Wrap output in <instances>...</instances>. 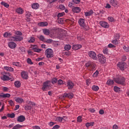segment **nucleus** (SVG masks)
Masks as SVG:
<instances>
[{
    "label": "nucleus",
    "mask_w": 129,
    "mask_h": 129,
    "mask_svg": "<svg viewBox=\"0 0 129 129\" xmlns=\"http://www.w3.org/2000/svg\"><path fill=\"white\" fill-rule=\"evenodd\" d=\"M15 35L11 37V41L14 42H21V41H22L23 38L21 36L23 35V33L21 31H16Z\"/></svg>",
    "instance_id": "1"
},
{
    "label": "nucleus",
    "mask_w": 129,
    "mask_h": 129,
    "mask_svg": "<svg viewBox=\"0 0 129 129\" xmlns=\"http://www.w3.org/2000/svg\"><path fill=\"white\" fill-rule=\"evenodd\" d=\"M78 23L81 27L83 29H84L85 31H87L89 30V26L85 25V20L83 19V18H80L79 20Z\"/></svg>",
    "instance_id": "2"
},
{
    "label": "nucleus",
    "mask_w": 129,
    "mask_h": 129,
    "mask_svg": "<svg viewBox=\"0 0 129 129\" xmlns=\"http://www.w3.org/2000/svg\"><path fill=\"white\" fill-rule=\"evenodd\" d=\"M85 66L89 68L91 71H94L96 69V65L92 62L89 61L86 63Z\"/></svg>",
    "instance_id": "3"
},
{
    "label": "nucleus",
    "mask_w": 129,
    "mask_h": 129,
    "mask_svg": "<svg viewBox=\"0 0 129 129\" xmlns=\"http://www.w3.org/2000/svg\"><path fill=\"white\" fill-rule=\"evenodd\" d=\"M114 80L116 83H117V84H120L121 85H124V84H125V79L122 77L114 79Z\"/></svg>",
    "instance_id": "4"
},
{
    "label": "nucleus",
    "mask_w": 129,
    "mask_h": 129,
    "mask_svg": "<svg viewBox=\"0 0 129 129\" xmlns=\"http://www.w3.org/2000/svg\"><path fill=\"white\" fill-rule=\"evenodd\" d=\"M117 66L122 71H123L124 69H126V68H127V64H126V63L124 62H119L117 64Z\"/></svg>",
    "instance_id": "5"
},
{
    "label": "nucleus",
    "mask_w": 129,
    "mask_h": 129,
    "mask_svg": "<svg viewBox=\"0 0 129 129\" xmlns=\"http://www.w3.org/2000/svg\"><path fill=\"white\" fill-rule=\"evenodd\" d=\"M51 87V82L50 81H47L43 83L42 90L43 91H46L47 89H49Z\"/></svg>",
    "instance_id": "6"
},
{
    "label": "nucleus",
    "mask_w": 129,
    "mask_h": 129,
    "mask_svg": "<svg viewBox=\"0 0 129 129\" xmlns=\"http://www.w3.org/2000/svg\"><path fill=\"white\" fill-rule=\"evenodd\" d=\"M45 55L47 58H52L53 56H54V52H53V50L51 48H47L45 50Z\"/></svg>",
    "instance_id": "7"
},
{
    "label": "nucleus",
    "mask_w": 129,
    "mask_h": 129,
    "mask_svg": "<svg viewBox=\"0 0 129 129\" xmlns=\"http://www.w3.org/2000/svg\"><path fill=\"white\" fill-rule=\"evenodd\" d=\"M28 104L29 105H26L25 106V110H31V109H32V106H35V105H36V104H35L34 103V102H32V101H29L28 102ZM32 105V106H31Z\"/></svg>",
    "instance_id": "8"
},
{
    "label": "nucleus",
    "mask_w": 129,
    "mask_h": 129,
    "mask_svg": "<svg viewBox=\"0 0 129 129\" xmlns=\"http://www.w3.org/2000/svg\"><path fill=\"white\" fill-rule=\"evenodd\" d=\"M88 55L90 58L93 59V60H97V57L96 56V53L93 51H90L88 52Z\"/></svg>",
    "instance_id": "9"
},
{
    "label": "nucleus",
    "mask_w": 129,
    "mask_h": 129,
    "mask_svg": "<svg viewBox=\"0 0 129 129\" xmlns=\"http://www.w3.org/2000/svg\"><path fill=\"white\" fill-rule=\"evenodd\" d=\"M98 59L101 63H105L106 62V58L102 54H99L98 55Z\"/></svg>",
    "instance_id": "10"
},
{
    "label": "nucleus",
    "mask_w": 129,
    "mask_h": 129,
    "mask_svg": "<svg viewBox=\"0 0 129 129\" xmlns=\"http://www.w3.org/2000/svg\"><path fill=\"white\" fill-rule=\"evenodd\" d=\"M110 5L114 7V8H117L119 6L118 2L116 0H110L109 2Z\"/></svg>",
    "instance_id": "11"
},
{
    "label": "nucleus",
    "mask_w": 129,
    "mask_h": 129,
    "mask_svg": "<svg viewBox=\"0 0 129 129\" xmlns=\"http://www.w3.org/2000/svg\"><path fill=\"white\" fill-rule=\"evenodd\" d=\"M8 46L11 49H15L17 47V43L14 42V41L9 42Z\"/></svg>",
    "instance_id": "12"
},
{
    "label": "nucleus",
    "mask_w": 129,
    "mask_h": 129,
    "mask_svg": "<svg viewBox=\"0 0 129 129\" xmlns=\"http://www.w3.org/2000/svg\"><path fill=\"white\" fill-rule=\"evenodd\" d=\"M26 120V117L24 115H20L17 117V121L18 122H24Z\"/></svg>",
    "instance_id": "13"
},
{
    "label": "nucleus",
    "mask_w": 129,
    "mask_h": 129,
    "mask_svg": "<svg viewBox=\"0 0 129 129\" xmlns=\"http://www.w3.org/2000/svg\"><path fill=\"white\" fill-rule=\"evenodd\" d=\"M67 86L68 87V89H72L74 87V83L71 81H69L67 82Z\"/></svg>",
    "instance_id": "14"
},
{
    "label": "nucleus",
    "mask_w": 129,
    "mask_h": 129,
    "mask_svg": "<svg viewBox=\"0 0 129 129\" xmlns=\"http://www.w3.org/2000/svg\"><path fill=\"white\" fill-rule=\"evenodd\" d=\"M73 94L72 93H64L63 95H62L63 98H65V97H68V98H73Z\"/></svg>",
    "instance_id": "15"
},
{
    "label": "nucleus",
    "mask_w": 129,
    "mask_h": 129,
    "mask_svg": "<svg viewBox=\"0 0 129 129\" xmlns=\"http://www.w3.org/2000/svg\"><path fill=\"white\" fill-rule=\"evenodd\" d=\"M100 26H101V27H103V28H109V25L108 24V23H107V22H103V21L100 22Z\"/></svg>",
    "instance_id": "16"
},
{
    "label": "nucleus",
    "mask_w": 129,
    "mask_h": 129,
    "mask_svg": "<svg viewBox=\"0 0 129 129\" xmlns=\"http://www.w3.org/2000/svg\"><path fill=\"white\" fill-rule=\"evenodd\" d=\"M72 11L73 13H75L76 14L79 13L80 12H81V9L80 7H74L72 9Z\"/></svg>",
    "instance_id": "17"
},
{
    "label": "nucleus",
    "mask_w": 129,
    "mask_h": 129,
    "mask_svg": "<svg viewBox=\"0 0 129 129\" xmlns=\"http://www.w3.org/2000/svg\"><path fill=\"white\" fill-rule=\"evenodd\" d=\"M16 12L18 13L19 15H23L24 14V10L21 7L17 8Z\"/></svg>",
    "instance_id": "18"
},
{
    "label": "nucleus",
    "mask_w": 129,
    "mask_h": 129,
    "mask_svg": "<svg viewBox=\"0 0 129 129\" xmlns=\"http://www.w3.org/2000/svg\"><path fill=\"white\" fill-rule=\"evenodd\" d=\"M82 48V45L81 44H75L73 46V50H79Z\"/></svg>",
    "instance_id": "19"
},
{
    "label": "nucleus",
    "mask_w": 129,
    "mask_h": 129,
    "mask_svg": "<svg viewBox=\"0 0 129 129\" xmlns=\"http://www.w3.org/2000/svg\"><path fill=\"white\" fill-rule=\"evenodd\" d=\"M21 75L23 79H28V73L27 72H22L21 74Z\"/></svg>",
    "instance_id": "20"
},
{
    "label": "nucleus",
    "mask_w": 129,
    "mask_h": 129,
    "mask_svg": "<svg viewBox=\"0 0 129 129\" xmlns=\"http://www.w3.org/2000/svg\"><path fill=\"white\" fill-rule=\"evenodd\" d=\"M0 97H2V98H9V97H11V94L9 93L7 94H0Z\"/></svg>",
    "instance_id": "21"
},
{
    "label": "nucleus",
    "mask_w": 129,
    "mask_h": 129,
    "mask_svg": "<svg viewBox=\"0 0 129 129\" xmlns=\"http://www.w3.org/2000/svg\"><path fill=\"white\" fill-rule=\"evenodd\" d=\"M31 7L33 10H38L40 8V5L38 3H34L31 5Z\"/></svg>",
    "instance_id": "22"
},
{
    "label": "nucleus",
    "mask_w": 129,
    "mask_h": 129,
    "mask_svg": "<svg viewBox=\"0 0 129 129\" xmlns=\"http://www.w3.org/2000/svg\"><path fill=\"white\" fill-rule=\"evenodd\" d=\"M15 101L18 103H23L24 102V99L22 97H17L15 99Z\"/></svg>",
    "instance_id": "23"
},
{
    "label": "nucleus",
    "mask_w": 129,
    "mask_h": 129,
    "mask_svg": "<svg viewBox=\"0 0 129 129\" xmlns=\"http://www.w3.org/2000/svg\"><path fill=\"white\" fill-rule=\"evenodd\" d=\"M106 84L108 86H111V85H113V84H114V82L113 81V80L109 79L107 80V81L106 82Z\"/></svg>",
    "instance_id": "24"
},
{
    "label": "nucleus",
    "mask_w": 129,
    "mask_h": 129,
    "mask_svg": "<svg viewBox=\"0 0 129 129\" xmlns=\"http://www.w3.org/2000/svg\"><path fill=\"white\" fill-rule=\"evenodd\" d=\"M5 70L9 71V72H14V69L10 67H4Z\"/></svg>",
    "instance_id": "25"
},
{
    "label": "nucleus",
    "mask_w": 129,
    "mask_h": 129,
    "mask_svg": "<svg viewBox=\"0 0 129 129\" xmlns=\"http://www.w3.org/2000/svg\"><path fill=\"white\" fill-rule=\"evenodd\" d=\"M22 127H24V125H21L20 124H17L16 125H14L12 129H20L22 128Z\"/></svg>",
    "instance_id": "26"
},
{
    "label": "nucleus",
    "mask_w": 129,
    "mask_h": 129,
    "mask_svg": "<svg viewBox=\"0 0 129 129\" xmlns=\"http://www.w3.org/2000/svg\"><path fill=\"white\" fill-rule=\"evenodd\" d=\"M84 13H85V16L86 17H89V16H91L93 14V11L90 10L88 12H84Z\"/></svg>",
    "instance_id": "27"
},
{
    "label": "nucleus",
    "mask_w": 129,
    "mask_h": 129,
    "mask_svg": "<svg viewBox=\"0 0 129 129\" xmlns=\"http://www.w3.org/2000/svg\"><path fill=\"white\" fill-rule=\"evenodd\" d=\"M12 36V33L10 32H6L4 34V38H10Z\"/></svg>",
    "instance_id": "28"
},
{
    "label": "nucleus",
    "mask_w": 129,
    "mask_h": 129,
    "mask_svg": "<svg viewBox=\"0 0 129 129\" xmlns=\"http://www.w3.org/2000/svg\"><path fill=\"white\" fill-rule=\"evenodd\" d=\"M39 27H46V26H48V23L46 22H40L38 24Z\"/></svg>",
    "instance_id": "29"
},
{
    "label": "nucleus",
    "mask_w": 129,
    "mask_h": 129,
    "mask_svg": "<svg viewBox=\"0 0 129 129\" xmlns=\"http://www.w3.org/2000/svg\"><path fill=\"white\" fill-rule=\"evenodd\" d=\"M14 85L17 88H20V87H21V82L19 81H16L14 83Z\"/></svg>",
    "instance_id": "30"
},
{
    "label": "nucleus",
    "mask_w": 129,
    "mask_h": 129,
    "mask_svg": "<svg viewBox=\"0 0 129 129\" xmlns=\"http://www.w3.org/2000/svg\"><path fill=\"white\" fill-rule=\"evenodd\" d=\"M111 43L113 44V45H118L119 44V40L118 39H114L111 41Z\"/></svg>",
    "instance_id": "31"
},
{
    "label": "nucleus",
    "mask_w": 129,
    "mask_h": 129,
    "mask_svg": "<svg viewBox=\"0 0 129 129\" xmlns=\"http://www.w3.org/2000/svg\"><path fill=\"white\" fill-rule=\"evenodd\" d=\"M85 125L86 127H89V126H93V125H94V122H87Z\"/></svg>",
    "instance_id": "32"
},
{
    "label": "nucleus",
    "mask_w": 129,
    "mask_h": 129,
    "mask_svg": "<svg viewBox=\"0 0 129 129\" xmlns=\"http://www.w3.org/2000/svg\"><path fill=\"white\" fill-rule=\"evenodd\" d=\"M2 80L4 81H7L8 80H10V77L8 76L4 75L2 78Z\"/></svg>",
    "instance_id": "33"
},
{
    "label": "nucleus",
    "mask_w": 129,
    "mask_h": 129,
    "mask_svg": "<svg viewBox=\"0 0 129 129\" xmlns=\"http://www.w3.org/2000/svg\"><path fill=\"white\" fill-rule=\"evenodd\" d=\"M43 33L44 34V35L48 36V35H50V30L48 29H43Z\"/></svg>",
    "instance_id": "34"
},
{
    "label": "nucleus",
    "mask_w": 129,
    "mask_h": 129,
    "mask_svg": "<svg viewBox=\"0 0 129 129\" xmlns=\"http://www.w3.org/2000/svg\"><path fill=\"white\" fill-rule=\"evenodd\" d=\"M92 89L94 91H98V90H99V87L97 86L96 85H93L92 87Z\"/></svg>",
    "instance_id": "35"
},
{
    "label": "nucleus",
    "mask_w": 129,
    "mask_h": 129,
    "mask_svg": "<svg viewBox=\"0 0 129 129\" xmlns=\"http://www.w3.org/2000/svg\"><path fill=\"white\" fill-rule=\"evenodd\" d=\"M70 49H71V45H70V44H66L64 46V50H66V51H69Z\"/></svg>",
    "instance_id": "36"
},
{
    "label": "nucleus",
    "mask_w": 129,
    "mask_h": 129,
    "mask_svg": "<svg viewBox=\"0 0 129 129\" xmlns=\"http://www.w3.org/2000/svg\"><path fill=\"white\" fill-rule=\"evenodd\" d=\"M1 4L2 6H4V7H5V8H7V9H8V8H9L10 7V5H9V4H8L5 2H1Z\"/></svg>",
    "instance_id": "37"
},
{
    "label": "nucleus",
    "mask_w": 129,
    "mask_h": 129,
    "mask_svg": "<svg viewBox=\"0 0 129 129\" xmlns=\"http://www.w3.org/2000/svg\"><path fill=\"white\" fill-rule=\"evenodd\" d=\"M56 121H58L59 122H62V121H63V117L57 116L56 118Z\"/></svg>",
    "instance_id": "38"
},
{
    "label": "nucleus",
    "mask_w": 129,
    "mask_h": 129,
    "mask_svg": "<svg viewBox=\"0 0 129 129\" xmlns=\"http://www.w3.org/2000/svg\"><path fill=\"white\" fill-rule=\"evenodd\" d=\"M99 75V72L96 70L95 72L93 74L92 77L94 78L97 77V76H98Z\"/></svg>",
    "instance_id": "39"
},
{
    "label": "nucleus",
    "mask_w": 129,
    "mask_h": 129,
    "mask_svg": "<svg viewBox=\"0 0 129 129\" xmlns=\"http://www.w3.org/2000/svg\"><path fill=\"white\" fill-rule=\"evenodd\" d=\"M57 82H58V79H57L56 78H54L51 79V83H52V84H56Z\"/></svg>",
    "instance_id": "40"
},
{
    "label": "nucleus",
    "mask_w": 129,
    "mask_h": 129,
    "mask_svg": "<svg viewBox=\"0 0 129 129\" xmlns=\"http://www.w3.org/2000/svg\"><path fill=\"white\" fill-rule=\"evenodd\" d=\"M35 48H33V51H34V52H37V53H40V52H41V51H42V49H39L36 48L37 45H35Z\"/></svg>",
    "instance_id": "41"
},
{
    "label": "nucleus",
    "mask_w": 129,
    "mask_h": 129,
    "mask_svg": "<svg viewBox=\"0 0 129 129\" xmlns=\"http://www.w3.org/2000/svg\"><path fill=\"white\" fill-rule=\"evenodd\" d=\"M103 52L104 54L107 55L108 54V49H107V47H104L103 49Z\"/></svg>",
    "instance_id": "42"
},
{
    "label": "nucleus",
    "mask_w": 129,
    "mask_h": 129,
    "mask_svg": "<svg viewBox=\"0 0 129 129\" xmlns=\"http://www.w3.org/2000/svg\"><path fill=\"white\" fill-rule=\"evenodd\" d=\"M114 90L115 92H119L120 91V88H119L118 87L114 86Z\"/></svg>",
    "instance_id": "43"
},
{
    "label": "nucleus",
    "mask_w": 129,
    "mask_h": 129,
    "mask_svg": "<svg viewBox=\"0 0 129 129\" xmlns=\"http://www.w3.org/2000/svg\"><path fill=\"white\" fill-rule=\"evenodd\" d=\"M12 64L14 66H17V67H21V63L19 62H13Z\"/></svg>",
    "instance_id": "44"
},
{
    "label": "nucleus",
    "mask_w": 129,
    "mask_h": 129,
    "mask_svg": "<svg viewBox=\"0 0 129 129\" xmlns=\"http://www.w3.org/2000/svg\"><path fill=\"white\" fill-rule=\"evenodd\" d=\"M123 50L126 52H129V47L128 46H126L125 45H124V46H123Z\"/></svg>",
    "instance_id": "45"
},
{
    "label": "nucleus",
    "mask_w": 129,
    "mask_h": 129,
    "mask_svg": "<svg viewBox=\"0 0 129 129\" xmlns=\"http://www.w3.org/2000/svg\"><path fill=\"white\" fill-rule=\"evenodd\" d=\"M108 20L109 22H111V23H112V22H114V18L111 16L108 17Z\"/></svg>",
    "instance_id": "46"
},
{
    "label": "nucleus",
    "mask_w": 129,
    "mask_h": 129,
    "mask_svg": "<svg viewBox=\"0 0 129 129\" xmlns=\"http://www.w3.org/2000/svg\"><path fill=\"white\" fill-rule=\"evenodd\" d=\"M7 116L8 117H10L11 118H14V117L15 116V113H12V114H7Z\"/></svg>",
    "instance_id": "47"
},
{
    "label": "nucleus",
    "mask_w": 129,
    "mask_h": 129,
    "mask_svg": "<svg viewBox=\"0 0 129 129\" xmlns=\"http://www.w3.org/2000/svg\"><path fill=\"white\" fill-rule=\"evenodd\" d=\"M57 84L58 85H63V84H64V82H63V80L59 79L57 80Z\"/></svg>",
    "instance_id": "48"
},
{
    "label": "nucleus",
    "mask_w": 129,
    "mask_h": 129,
    "mask_svg": "<svg viewBox=\"0 0 129 129\" xmlns=\"http://www.w3.org/2000/svg\"><path fill=\"white\" fill-rule=\"evenodd\" d=\"M28 42L29 43H34V42H35V37H31L30 40H28Z\"/></svg>",
    "instance_id": "49"
},
{
    "label": "nucleus",
    "mask_w": 129,
    "mask_h": 129,
    "mask_svg": "<svg viewBox=\"0 0 129 129\" xmlns=\"http://www.w3.org/2000/svg\"><path fill=\"white\" fill-rule=\"evenodd\" d=\"M39 40L42 42H45V37L43 35H40L39 37Z\"/></svg>",
    "instance_id": "50"
},
{
    "label": "nucleus",
    "mask_w": 129,
    "mask_h": 129,
    "mask_svg": "<svg viewBox=\"0 0 129 129\" xmlns=\"http://www.w3.org/2000/svg\"><path fill=\"white\" fill-rule=\"evenodd\" d=\"M8 102L11 106H15V103H14V101L13 100H9Z\"/></svg>",
    "instance_id": "51"
},
{
    "label": "nucleus",
    "mask_w": 129,
    "mask_h": 129,
    "mask_svg": "<svg viewBox=\"0 0 129 129\" xmlns=\"http://www.w3.org/2000/svg\"><path fill=\"white\" fill-rule=\"evenodd\" d=\"M59 10H61V11H64L65 10V6L63 5H60L59 6Z\"/></svg>",
    "instance_id": "52"
},
{
    "label": "nucleus",
    "mask_w": 129,
    "mask_h": 129,
    "mask_svg": "<svg viewBox=\"0 0 129 129\" xmlns=\"http://www.w3.org/2000/svg\"><path fill=\"white\" fill-rule=\"evenodd\" d=\"M115 39L118 40L119 38L120 37V36L119 35V34L118 33H116L114 36Z\"/></svg>",
    "instance_id": "53"
},
{
    "label": "nucleus",
    "mask_w": 129,
    "mask_h": 129,
    "mask_svg": "<svg viewBox=\"0 0 129 129\" xmlns=\"http://www.w3.org/2000/svg\"><path fill=\"white\" fill-rule=\"evenodd\" d=\"M77 121L78 122H82V117L81 116H79L77 117Z\"/></svg>",
    "instance_id": "54"
},
{
    "label": "nucleus",
    "mask_w": 129,
    "mask_h": 129,
    "mask_svg": "<svg viewBox=\"0 0 129 129\" xmlns=\"http://www.w3.org/2000/svg\"><path fill=\"white\" fill-rule=\"evenodd\" d=\"M27 62L28 64H30V65H33V62H32V60L31 59V58H27Z\"/></svg>",
    "instance_id": "55"
},
{
    "label": "nucleus",
    "mask_w": 129,
    "mask_h": 129,
    "mask_svg": "<svg viewBox=\"0 0 129 129\" xmlns=\"http://www.w3.org/2000/svg\"><path fill=\"white\" fill-rule=\"evenodd\" d=\"M64 15H65V13L64 12L58 13L57 15V18H61V17H63V16H64Z\"/></svg>",
    "instance_id": "56"
},
{
    "label": "nucleus",
    "mask_w": 129,
    "mask_h": 129,
    "mask_svg": "<svg viewBox=\"0 0 129 129\" xmlns=\"http://www.w3.org/2000/svg\"><path fill=\"white\" fill-rule=\"evenodd\" d=\"M108 48H115V45L111 43L109 44L108 45Z\"/></svg>",
    "instance_id": "57"
},
{
    "label": "nucleus",
    "mask_w": 129,
    "mask_h": 129,
    "mask_svg": "<svg viewBox=\"0 0 129 129\" xmlns=\"http://www.w3.org/2000/svg\"><path fill=\"white\" fill-rule=\"evenodd\" d=\"M89 110L91 112V113H94V112H95V109L92 108H89Z\"/></svg>",
    "instance_id": "58"
},
{
    "label": "nucleus",
    "mask_w": 129,
    "mask_h": 129,
    "mask_svg": "<svg viewBox=\"0 0 129 129\" xmlns=\"http://www.w3.org/2000/svg\"><path fill=\"white\" fill-rule=\"evenodd\" d=\"M14 125H15V124L12 123L9 124V126H7V127H8V128H12V127H14Z\"/></svg>",
    "instance_id": "59"
},
{
    "label": "nucleus",
    "mask_w": 129,
    "mask_h": 129,
    "mask_svg": "<svg viewBox=\"0 0 129 129\" xmlns=\"http://www.w3.org/2000/svg\"><path fill=\"white\" fill-rule=\"evenodd\" d=\"M3 90L5 92H7V91H9V88H8L7 87H4L3 88Z\"/></svg>",
    "instance_id": "60"
},
{
    "label": "nucleus",
    "mask_w": 129,
    "mask_h": 129,
    "mask_svg": "<svg viewBox=\"0 0 129 129\" xmlns=\"http://www.w3.org/2000/svg\"><path fill=\"white\" fill-rule=\"evenodd\" d=\"M26 16L27 18L31 17V12H27L26 13Z\"/></svg>",
    "instance_id": "61"
},
{
    "label": "nucleus",
    "mask_w": 129,
    "mask_h": 129,
    "mask_svg": "<svg viewBox=\"0 0 129 129\" xmlns=\"http://www.w3.org/2000/svg\"><path fill=\"white\" fill-rule=\"evenodd\" d=\"M58 128H60V126L59 125H55L52 127V129H58Z\"/></svg>",
    "instance_id": "62"
},
{
    "label": "nucleus",
    "mask_w": 129,
    "mask_h": 129,
    "mask_svg": "<svg viewBox=\"0 0 129 129\" xmlns=\"http://www.w3.org/2000/svg\"><path fill=\"white\" fill-rule=\"evenodd\" d=\"M113 129H118V126L116 124L113 125Z\"/></svg>",
    "instance_id": "63"
},
{
    "label": "nucleus",
    "mask_w": 129,
    "mask_h": 129,
    "mask_svg": "<svg viewBox=\"0 0 129 129\" xmlns=\"http://www.w3.org/2000/svg\"><path fill=\"white\" fill-rule=\"evenodd\" d=\"M33 129H41V128L40 127V126H33Z\"/></svg>",
    "instance_id": "64"
}]
</instances>
